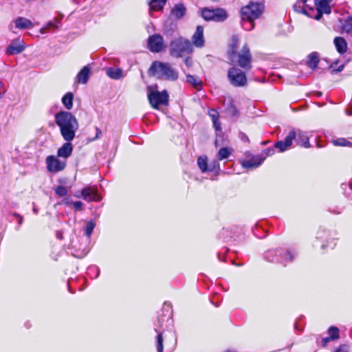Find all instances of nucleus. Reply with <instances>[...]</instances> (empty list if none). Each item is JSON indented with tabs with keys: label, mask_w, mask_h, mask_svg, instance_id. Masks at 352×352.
<instances>
[{
	"label": "nucleus",
	"mask_w": 352,
	"mask_h": 352,
	"mask_svg": "<svg viewBox=\"0 0 352 352\" xmlns=\"http://www.w3.org/2000/svg\"><path fill=\"white\" fill-rule=\"evenodd\" d=\"M55 122L59 126L63 139L67 142L72 141L78 129L76 118L71 113L62 111L56 114Z\"/></svg>",
	"instance_id": "1"
},
{
	"label": "nucleus",
	"mask_w": 352,
	"mask_h": 352,
	"mask_svg": "<svg viewBox=\"0 0 352 352\" xmlns=\"http://www.w3.org/2000/svg\"><path fill=\"white\" fill-rule=\"evenodd\" d=\"M264 10V6L260 3L250 2L241 8L242 26L246 30L254 28V21L258 19Z\"/></svg>",
	"instance_id": "2"
},
{
	"label": "nucleus",
	"mask_w": 352,
	"mask_h": 352,
	"mask_svg": "<svg viewBox=\"0 0 352 352\" xmlns=\"http://www.w3.org/2000/svg\"><path fill=\"white\" fill-rule=\"evenodd\" d=\"M150 71L153 76L168 80H175L178 78L177 72L168 63L159 61L154 62L150 68Z\"/></svg>",
	"instance_id": "3"
},
{
	"label": "nucleus",
	"mask_w": 352,
	"mask_h": 352,
	"mask_svg": "<svg viewBox=\"0 0 352 352\" xmlns=\"http://www.w3.org/2000/svg\"><path fill=\"white\" fill-rule=\"evenodd\" d=\"M147 97L150 104L154 109H159L161 105H167L168 103L167 91H158L156 85L147 87Z\"/></svg>",
	"instance_id": "4"
},
{
	"label": "nucleus",
	"mask_w": 352,
	"mask_h": 352,
	"mask_svg": "<svg viewBox=\"0 0 352 352\" xmlns=\"http://www.w3.org/2000/svg\"><path fill=\"white\" fill-rule=\"evenodd\" d=\"M192 52V47L189 41L182 38L175 39L170 43V54L174 57H181Z\"/></svg>",
	"instance_id": "5"
},
{
	"label": "nucleus",
	"mask_w": 352,
	"mask_h": 352,
	"mask_svg": "<svg viewBox=\"0 0 352 352\" xmlns=\"http://www.w3.org/2000/svg\"><path fill=\"white\" fill-rule=\"evenodd\" d=\"M201 14L203 18L206 21L222 22L228 18L227 12L222 8L209 9L206 8L202 10Z\"/></svg>",
	"instance_id": "6"
},
{
	"label": "nucleus",
	"mask_w": 352,
	"mask_h": 352,
	"mask_svg": "<svg viewBox=\"0 0 352 352\" xmlns=\"http://www.w3.org/2000/svg\"><path fill=\"white\" fill-rule=\"evenodd\" d=\"M228 78L230 82L234 87L244 86L247 82L245 73L234 67L228 70Z\"/></svg>",
	"instance_id": "7"
},
{
	"label": "nucleus",
	"mask_w": 352,
	"mask_h": 352,
	"mask_svg": "<svg viewBox=\"0 0 352 352\" xmlns=\"http://www.w3.org/2000/svg\"><path fill=\"white\" fill-rule=\"evenodd\" d=\"M58 157V155H49L46 157V164L48 171L57 173L65 169L66 167V160H60Z\"/></svg>",
	"instance_id": "8"
},
{
	"label": "nucleus",
	"mask_w": 352,
	"mask_h": 352,
	"mask_svg": "<svg viewBox=\"0 0 352 352\" xmlns=\"http://www.w3.org/2000/svg\"><path fill=\"white\" fill-rule=\"evenodd\" d=\"M26 46L24 41L19 37L16 38L10 41V43L6 49V54L8 56L19 54L23 52Z\"/></svg>",
	"instance_id": "9"
},
{
	"label": "nucleus",
	"mask_w": 352,
	"mask_h": 352,
	"mask_svg": "<svg viewBox=\"0 0 352 352\" xmlns=\"http://www.w3.org/2000/svg\"><path fill=\"white\" fill-rule=\"evenodd\" d=\"M33 26V23L30 19L23 16H18L9 25V30L14 32V28L24 30L31 29Z\"/></svg>",
	"instance_id": "10"
},
{
	"label": "nucleus",
	"mask_w": 352,
	"mask_h": 352,
	"mask_svg": "<svg viewBox=\"0 0 352 352\" xmlns=\"http://www.w3.org/2000/svg\"><path fill=\"white\" fill-rule=\"evenodd\" d=\"M148 47L152 52H160L164 48L163 37L160 34L151 36L148 39Z\"/></svg>",
	"instance_id": "11"
},
{
	"label": "nucleus",
	"mask_w": 352,
	"mask_h": 352,
	"mask_svg": "<svg viewBox=\"0 0 352 352\" xmlns=\"http://www.w3.org/2000/svg\"><path fill=\"white\" fill-rule=\"evenodd\" d=\"M332 0H315V5L317 9V14L315 16L316 20H320L322 14H330L331 8L329 3Z\"/></svg>",
	"instance_id": "12"
},
{
	"label": "nucleus",
	"mask_w": 352,
	"mask_h": 352,
	"mask_svg": "<svg viewBox=\"0 0 352 352\" xmlns=\"http://www.w3.org/2000/svg\"><path fill=\"white\" fill-rule=\"evenodd\" d=\"M296 138V132L294 131H292L289 133V134L285 137L283 141H278L275 143L274 147L280 152H284L287 149L291 147L292 145V142Z\"/></svg>",
	"instance_id": "13"
},
{
	"label": "nucleus",
	"mask_w": 352,
	"mask_h": 352,
	"mask_svg": "<svg viewBox=\"0 0 352 352\" xmlns=\"http://www.w3.org/2000/svg\"><path fill=\"white\" fill-rule=\"evenodd\" d=\"M81 196L83 199L87 201H99L101 197L98 194L95 187H86L81 191Z\"/></svg>",
	"instance_id": "14"
},
{
	"label": "nucleus",
	"mask_w": 352,
	"mask_h": 352,
	"mask_svg": "<svg viewBox=\"0 0 352 352\" xmlns=\"http://www.w3.org/2000/svg\"><path fill=\"white\" fill-rule=\"evenodd\" d=\"M239 65L244 69L250 68L251 56L249 49L244 46L239 55Z\"/></svg>",
	"instance_id": "15"
},
{
	"label": "nucleus",
	"mask_w": 352,
	"mask_h": 352,
	"mask_svg": "<svg viewBox=\"0 0 352 352\" xmlns=\"http://www.w3.org/2000/svg\"><path fill=\"white\" fill-rule=\"evenodd\" d=\"M294 131L296 132V138L294 140H296V143L298 145H300L305 148H309L310 146V144L309 142V138L308 137L307 133L300 130Z\"/></svg>",
	"instance_id": "16"
},
{
	"label": "nucleus",
	"mask_w": 352,
	"mask_h": 352,
	"mask_svg": "<svg viewBox=\"0 0 352 352\" xmlns=\"http://www.w3.org/2000/svg\"><path fill=\"white\" fill-rule=\"evenodd\" d=\"M265 157L256 156L249 160H245L241 162V165L247 168H255L259 166L264 161Z\"/></svg>",
	"instance_id": "17"
},
{
	"label": "nucleus",
	"mask_w": 352,
	"mask_h": 352,
	"mask_svg": "<svg viewBox=\"0 0 352 352\" xmlns=\"http://www.w3.org/2000/svg\"><path fill=\"white\" fill-rule=\"evenodd\" d=\"M73 146L70 142H65L57 151V155L59 157H62L66 160L72 153Z\"/></svg>",
	"instance_id": "18"
},
{
	"label": "nucleus",
	"mask_w": 352,
	"mask_h": 352,
	"mask_svg": "<svg viewBox=\"0 0 352 352\" xmlns=\"http://www.w3.org/2000/svg\"><path fill=\"white\" fill-rule=\"evenodd\" d=\"M193 44L198 47H201L204 45V30L200 25L197 27L196 32L192 36Z\"/></svg>",
	"instance_id": "19"
},
{
	"label": "nucleus",
	"mask_w": 352,
	"mask_h": 352,
	"mask_svg": "<svg viewBox=\"0 0 352 352\" xmlns=\"http://www.w3.org/2000/svg\"><path fill=\"white\" fill-rule=\"evenodd\" d=\"M90 74V69L88 66H85L76 76V81L78 83L85 84L88 81Z\"/></svg>",
	"instance_id": "20"
},
{
	"label": "nucleus",
	"mask_w": 352,
	"mask_h": 352,
	"mask_svg": "<svg viewBox=\"0 0 352 352\" xmlns=\"http://www.w3.org/2000/svg\"><path fill=\"white\" fill-rule=\"evenodd\" d=\"M185 12V7L182 4H177L172 9L171 16L176 19H179L184 16Z\"/></svg>",
	"instance_id": "21"
},
{
	"label": "nucleus",
	"mask_w": 352,
	"mask_h": 352,
	"mask_svg": "<svg viewBox=\"0 0 352 352\" xmlns=\"http://www.w3.org/2000/svg\"><path fill=\"white\" fill-rule=\"evenodd\" d=\"M107 74L109 78L115 80L120 79L124 76L123 71L120 68L109 67L107 69Z\"/></svg>",
	"instance_id": "22"
},
{
	"label": "nucleus",
	"mask_w": 352,
	"mask_h": 352,
	"mask_svg": "<svg viewBox=\"0 0 352 352\" xmlns=\"http://www.w3.org/2000/svg\"><path fill=\"white\" fill-rule=\"evenodd\" d=\"M334 44L337 51L340 54H344L347 50V43L346 41L342 37H336L334 38Z\"/></svg>",
	"instance_id": "23"
},
{
	"label": "nucleus",
	"mask_w": 352,
	"mask_h": 352,
	"mask_svg": "<svg viewBox=\"0 0 352 352\" xmlns=\"http://www.w3.org/2000/svg\"><path fill=\"white\" fill-rule=\"evenodd\" d=\"M186 81L192 85L195 89H200L201 88L202 82L197 76L190 74L186 75Z\"/></svg>",
	"instance_id": "24"
},
{
	"label": "nucleus",
	"mask_w": 352,
	"mask_h": 352,
	"mask_svg": "<svg viewBox=\"0 0 352 352\" xmlns=\"http://www.w3.org/2000/svg\"><path fill=\"white\" fill-rule=\"evenodd\" d=\"M166 0H151L149 3L150 11H160L162 10Z\"/></svg>",
	"instance_id": "25"
},
{
	"label": "nucleus",
	"mask_w": 352,
	"mask_h": 352,
	"mask_svg": "<svg viewBox=\"0 0 352 352\" xmlns=\"http://www.w3.org/2000/svg\"><path fill=\"white\" fill-rule=\"evenodd\" d=\"M209 116L212 118L213 125L217 131H221V123L218 121L219 113L215 109H210L208 111Z\"/></svg>",
	"instance_id": "26"
},
{
	"label": "nucleus",
	"mask_w": 352,
	"mask_h": 352,
	"mask_svg": "<svg viewBox=\"0 0 352 352\" xmlns=\"http://www.w3.org/2000/svg\"><path fill=\"white\" fill-rule=\"evenodd\" d=\"M74 96L71 92L67 93L62 98V102L68 110L71 109L73 107Z\"/></svg>",
	"instance_id": "27"
},
{
	"label": "nucleus",
	"mask_w": 352,
	"mask_h": 352,
	"mask_svg": "<svg viewBox=\"0 0 352 352\" xmlns=\"http://www.w3.org/2000/svg\"><path fill=\"white\" fill-rule=\"evenodd\" d=\"M319 62L318 54L316 52L311 53L308 56L307 65L311 68L315 69Z\"/></svg>",
	"instance_id": "28"
},
{
	"label": "nucleus",
	"mask_w": 352,
	"mask_h": 352,
	"mask_svg": "<svg viewBox=\"0 0 352 352\" xmlns=\"http://www.w3.org/2000/svg\"><path fill=\"white\" fill-rule=\"evenodd\" d=\"M332 144L336 146L352 147V142L345 138H337L331 141Z\"/></svg>",
	"instance_id": "29"
},
{
	"label": "nucleus",
	"mask_w": 352,
	"mask_h": 352,
	"mask_svg": "<svg viewBox=\"0 0 352 352\" xmlns=\"http://www.w3.org/2000/svg\"><path fill=\"white\" fill-rule=\"evenodd\" d=\"M232 153V149L227 147H223L219 149L217 153V158L219 160H223L228 158Z\"/></svg>",
	"instance_id": "30"
},
{
	"label": "nucleus",
	"mask_w": 352,
	"mask_h": 352,
	"mask_svg": "<svg viewBox=\"0 0 352 352\" xmlns=\"http://www.w3.org/2000/svg\"><path fill=\"white\" fill-rule=\"evenodd\" d=\"M329 337L332 340L339 338V329L336 327H331L328 330Z\"/></svg>",
	"instance_id": "31"
},
{
	"label": "nucleus",
	"mask_w": 352,
	"mask_h": 352,
	"mask_svg": "<svg viewBox=\"0 0 352 352\" xmlns=\"http://www.w3.org/2000/svg\"><path fill=\"white\" fill-rule=\"evenodd\" d=\"M197 164L202 172H206L208 170L207 158L206 157H199L197 160Z\"/></svg>",
	"instance_id": "32"
},
{
	"label": "nucleus",
	"mask_w": 352,
	"mask_h": 352,
	"mask_svg": "<svg viewBox=\"0 0 352 352\" xmlns=\"http://www.w3.org/2000/svg\"><path fill=\"white\" fill-rule=\"evenodd\" d=\"M95 226H96V224L92 221H89L87 223L86 227H85V234L87 237H90Z\"/></svg>",
	"instance_id": "33"
},
{
	"label": "nucleus",
	"mask_w": 352,
	"mask_h": 352,
	"mask_svg": "<svg viewBox=\"0 0 352 352\" xmlns=\"http://www.w3.org/2000/svg\"><path fill=\"white\" fill-rule=\"evenodd\" d=\"M305 2H303L302 0L298 1L294 5V9L295 11L300 12V13H304L307 14L304 8H302V4H304Z\"/></svg>",
	"instance_id": "34"
},
{
	"label": "nucleus",
	"mask_w": 352,
	"mask_h": 352,
	"mask_svg": "<svg viewBox=\"0 0 352 352\" xmlns=\"http://www.w3.org/2000/svg\"><path fill=\"white\" fill-rule=\"evenodd\" d=\"M237 42H238V40L236 37H233L232 38V43L230 45V47H231V52L230 53V60L233 61V58H232V56L235 54L236 52V45H237Z\"/></svg>",
	"instance_id": "35"
},
{
	"label": "nucleus",
	"mask_w": 352,
	"mask_h": 352,
	"mask_svg": "<svg viewBox=\"0 0 352 352\" xmlns=\"http://www.w3.org/2000/svg\"><path fill=\"white\" fill-rule=\"evenodd\" d=\"M56 193L60 196L63 197L65 196L67 194V188L63 186H58L55 190Z\"/></svg>",
	"instance_id": "36"
},
{
	"label": "nucleus",
	"mask_w": 352,
	"mask_h": 352,
	"mask_svg": "<svg viewBox=\"0 0 352 352\" xmlns=\"http://www.w3.org/2000/svg\"><path fill=\"white\" fill-rule=\"evenodd\" d=\"M162 336L161 333H159L157 336V351L162 352L163 351V345H162Z\"/></svg>",
	"instance_id": "37"
},
{
	"label": "nucleus",
	"mask_w": 352,
	"mask_h": 352,
	"mask_svg": "<svg viewBox=\"0 0 352 352\" xmlns=\"http://www.w3.org/2000/svg\"><path fill=\"white\" fill-rule=\"evenodd\" d=\"M59 25L54 21H49L47 25L46 28L48 29H58Z\"/></svg>",
	"instance_id": "38"
},
{
	"label": "nucleus",
	"mask_w": 352,
	"mask_h": 352,
	"mask_svg": "<svg viewBox=\"0 0 352 352\" xmlns=\"http://www.w3.org/2000/svg\"><path fill=\"white\" fill-rule=\"evenodd\" d=\"M334 352H349V349L346 345H340Z\"/></svg>",
	"instance_id": "39"
},
{
	"label": "nucleus",
	"mask_w": 352,
	"mask_h": 352,
	"mask_svg": "<svg viewBox=\"0 0 352 352\" xmlns=\"http://www.w3.org/2000/svg\"><path fill=\"white\" fill-rule=\"evenodd\" d=\"M73 206L76 210H80L82 209V203L80 201H75L73 203Z\"/></svg>",
	"instance_id": "40"
},
{
	"label": "nucleus",
	"mask_w": 352,
	"mask_h": 352,
	"mask_svg": "<svg viewBox=\"0 0 352 352\" xmlns=\"http://www.w3.org/2000/svg\"><path fill=\"white\" fill-rule=\"evenodd\" d=\"M284 254L285 256V259L288 261H292L294 256V254L289 251L285 252Z\"/></svg>",
	"instance_id": "41"
},
{
	"label": "nucleus",
	"mask_w": 352,
	"mask_h": 352,
	"mask_svg": "<svg viewBox=\"0 0 352 352\" xmlns=\"http://www.w3.org/2000/svg\"><path fill=\"white\" fill-rule=\"evenodd\" d=\"M6 92V89L4 88V84L0 81V99L3 97Z\"/></svg>",
	"instance_id": "42"
},
{
	"label": "nucleus",
	"mask_w": 352,
	"mask_h": 352,
	"mask_svg": "<svg viewBox=\"0 0 352 352\" xmlns=\"http://www.w3.org/2000/svg\"><path fill=\"white\" fill-rule=\"evenodd\" d=\"M264 153L266 156L272 155L274 153V148H269L265 149Z\"/></svg>",
	"instance_id": "43"
},
{
	"label": "nucleus",
	"mask_w": 352,
	"mask_h": 352,
	"mask_svg": "<svg viewBox=\"0 0 352 352\" xmlns=\"http://www.w3.org/2000/svg\"><path fill=\"white\" fill-rule=\"evenodd\" d=\"M330 340H332L329 337H327V338H322V346H326L327 343L330 341Z\"/></svg>",
	"instance_id": "44"
},
{
	"label": "nucleus",
	"mask_w": 352,
	"mask_h": 352,
	"mask_svg": "<svg viewBox=\"0 0 352 352\" xmlns=\"http://www.w3.org/2000/svg\"><path fill=\"white\" fill-rule=\"evenodd\" d=\"M185 63L188 67H190L192 65V61L190 58H186L185 59Z\"/></svg>",
	"instance_id": "45"
},
{
	"label": "nucleus",
	"mask_w": 352,
	"mask_h": 352,
	"mask_svg": "<svg viewBox=\"0 0 352 352\" xmlns=\"http://www.w3.org/2000/svg\"><path fill=\"white\" fill-rule=\"evenodd\" d=\"M63 15L62 14H59L58 16L54 18V21L58 25L60 21L62 20Z\"/></svg>",
	"instance_id": "46"
},
{
	"label": "nucleus",
	"mask_w": 352,
	"mask_h": 352,
	"mask_svg": "<svg viewBox=\"0 0 352 352\" xmlns=\"http://www.w3.org/2000/svg\"><path fill=\"white\" fill-rule=\"evenodd\" d=\"M344 29L346 32H350L352 30L351 25H348L347 23L344 25Z\"/></svg>",
	"instance_id": "47"
},
{
	"label": "nucleus",
	"mask_w": 352,
	"mask_h": 352,
	"mask_svg": "<svg viewBox=\"0 0 352 352\" xmlns=\"http://www.w3.org/2000/svg\"><path fill=\"white\" fill-rule=\"evenodd\" d=\"M47 28L46 26L45 27H43L42 28L40 29L39 32L41 34H45L47 32Z\"/></svg>",
	"instance_id": "48"
},
{
	"label": "nucleus",
	"mask_w": 352,
	"mask_h": 352,
	"mask_svg": "<svg viewBox=\"0 0 352 352\" xmlns=\"http://www.w3.org/2000/svg\"><path fill=\"white\" fill-rule=\"evenodd\" d=\"M344 69V65H340L337 69H333V72H341Z\"/></svg>",
	"instance_id": "49"
},
{
	"label": "nucleus",
	"mask_w": 352,
	"mask_h": 352,
	"mask_svg": "<svg viewBox=\"0 0 352 352\" xmlns=\"http://www.w3.org/2000/svg\"><path fill=\"white\" fill-rule=\"evenodd\" d=\"M96 131H97V133H96V138H99V137L102 134V131L101 130H100L98 128H96Z\"/></svg>",
	"instance_id": "50"
},
{
	"label": "nucleus",
	"mask_w": 352,
	"mask_h": 352,
	"mask_svg": "<svg viewBox=\"0 0 352 352\" xmlns=\"http://www.w3.org/2000/svg\"><path fill=\"white\" fill-rule=\"evenodd\" d=\"M214 168H217L218 170L220 169L219 164L217 161L214 162Z\"/></svg>",
	"instance_id": "51"
},
{
	"label": "nucleus",
	"mask_w": 352,
	"mask_h": 352,
	"mask_svg": "<svg viewBox=\"0 0 352 352\" xmlns=\"http://www.w3.org/2000/svg\"><path fill=\"white\" fill-rule=\"evenodd\" d=\"M336 62H335V63H332V64L331 65V68H332V69H333V68H334V65H336Z\"/></svg>",
	"instance_id": "52"
},
{
	"label": "nucleus",
	"mask_w": 352,
	"mask_h": 352,
	"mask_svg": "<svg viewBox=\"0 0 352 352\" xmlns=\"http://www.w3.org/2000/svg\"><path fill=\"white\" fill-rule=\"evenodd\" d=\"M63 202L65 204H67L68 203L67 199H65V200H63Z\"/></svg>",
	"instance_id": "53"
},
{
	"label": "nucleus",
	"mask_w": 352,
	"mask_h": 352,
	"mask_svg": "<svg viewBox=\"0 0 352 352\" xmlns=\"http://www.w3.org/2000/svg\"><path fill=\"white\" fill-rule=\"evenodd\" d=\"M225 352H234V351H232V350H228V351H225Z\"/></svg>",
	"instance_id": "54"
},
{
	"label": "nucleus",
	"mask_w": 352,
	"mask_h": 352,
	"mask_svg": "<svg viewBox=\"0 0 352 352\" xmlns=\"http://www.w3.org/2000/svg\"><path fill=\"white\" fill-rule=\"evenodd\" d=\"M303 2H306L307 0H302Z\"/></svg>",
	"instance_id": "55"
}]
</instances>
